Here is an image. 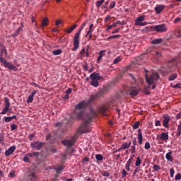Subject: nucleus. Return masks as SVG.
Masks as SVG:
<instances>
[{
  "label": "nucleus",
  "instance_id": "43",
  "mask_svg": "<svg viewBox=\"0 0 181 181\" xmlns=\"http://www.w3.org/2000/svg\"><path fill=\"white\" fill-rule=\"evenodd\" d=\"M145 149H151V144L146 141L144 146Z\"/></svg>",
  "mask_w": 181,
  "mask_h": 181
},
{
  "label": "nucleus",
  "instance_id": "52",
  "mask_svg": "<svg viewBox=\"0 0 181 181\" xmlns=\"http://www.w3.org/2000/svg\"><path fill=\"white\" fill-rule=\"evenodd\" d=\"M88 49H90V46L87 45V50L85 52L86 57H88L90 56V53L88 52Z\"/></svg>",
  "mask_w": 181,
  "mask_h": 181
},
{
  "label": "nucleus",
  "instance_id": "42",
  "mask_svg": "<svg viewBox=\"0 0 181 181\" xmlns=\"http://www.w3.org/2000/svg\"><path fill=\"white\" fill-rule=\"evenodd\" d=\"M18 129V125L17 124H13L11 125V131H15V129Z\"/></svg>",
  "mask_w": 181,
  "mask_h": 181
},
{
  "label": "nucleus",
  "instance_id": "26",
  "mask_svg": "<svg viewBox=\"0 0 181 181\" xmlns=\"http://www.w3.org/2000/svg\"><path fill=\"white\" fill-rule=\"evenodd\" d=\"M105 50L100 51L99 56L97 59V62H100V60H101L103 59V56H104V54H105Z\"/></svg>",
  "mask_w": 181,
  "mask_h": 181
},
{
  "label": "nucleus",
  "instance_id": "58",
  "mask_svg": "<svg viewBox=\"0 0 181 181\" xmlns=\"http://www.w3.org/2000/svg\"><path fill=\"white\" fill-rule=\"evenodd\" d=\"M23 161H24V162L29 163V158L27 157V156H25L23 158Z\"/></svg>",
  "mask_w": 181,
  "mask_h": 181
},
{
  "label": "nucleus",
  "instance_id": "63",
  "mask_svg": "<svg viewBox=\"0 0 181 181\" xmlns=\"http://www.w3.org/2000/svg\"><path fill=\"white\" fill-rule=\"evenodd\" d=\"M62 23V20H57L55 23L56 26H59Z\"/></svg>",
  "mask_w": 181,
  "mask_h": 181
},
{
  "label": "nucleus",
  "instance_id": "35",
  "mask_svg": "<svg viewBox=\"0 0 181 181\" xmlns=\"http://www.w3.org/2000/svg\"><path fill=\"white\" fill-rule=\"evenodd\" d=\"M153 168L155 170V172H158V171L160 170V166H159L156 164H153Z\"/></svg>",
  "mask_w": 181,
  "mask_h": 181
},
{
  "label": "nucleus",
  "instance_id": "62",
  "mask_svg": "<svg viewBox=\"0 0 181 181\" xmlns=\"http://www.w3.org/2000/svg\"><path fill=\"white\" fill-rule=\"evenodd\" d=\"M110 19H111V16H107L105 18V22L107 23V22H108V21H110Z\"/></svg>",
  "mask_w": 181,
  "mask_h": 181
},
{
  "label": "nucleus",
  "instance_id": "15",
  "mask_svg": "<svg viewBox=\"0 0 181 181\" xmlns=\"http://www.w3.org/2000/svg\"><path fill=\"white\" fill-rule=\"evenodd\" d=\"M36 179H37V177L36 176V173L33 172H30L28 175V180L30 181H36Z\"/></svg>",
  "mask_w": 181,
  "mask_h": 181
},
{
  "label": "nucleus",
  "instance_id": "28",
  "mask_svg": "<svg viewBox=\"0 0 181 181\" xmlns=\"http://www.w3.org/2000/svg\"><path fill=\"white\" fill-rule=\"evenodd\" d=\"M180 135H181V122L177 127V133H176L177 138H179V136H180Z\"/></svg>",
  "mask_w": 181,
  "mask_h": 181
},
{
  "label": "nucleus",
  "instance_id": "57",
  "mask_svg": "<svg viewBox=\"0 0 181 181\" xmlns=\"http://www.w3.org/2000/svg\"><path fill=\"white\" fill-rule=\"evenodd\" d=\"M155 125L156 127H160V121L159 120L156 121Z\"/></svg>",
  "mask_w": 181,
  "mask_h": 181
},
{
  "label": "nucleus",
  "instance_id": "4",
  "mask_svg": "<svg viewBox=\"0 0 181 181\" xmlns=\"http://www.w3.org/2000/svg\"><path fill=\"white\" fill-rule=\"evenodd\" d=\"M146 83L149 85L148 86V88H151V86L153 84V81H156V80H159V74L158 73H152L151 75H146Z\"/></svg>",
  "mask_w": 181,
  "mask_h": 181
},
{
  "label": "nucleus",
  "instance_id": "31",
  "mask_svg": "<svg viewBox=\"0 0 181 181\" xmlns=\"http://www.w3.org/2000/svg\"><path fill=\"white\" fill-rule=\"evenodd\" d=\"M119 37H121V35H112V36H110L109 37H107V40L119 39Z\"/></svg>",
  "mask_w": 181,
  "mask_h": 181
},
{
  "label": "nucleus",
  "instance_id": "50",
  "mask_svg": "<svg viewBox=\"0 0 181 181\" xmlns=\"http://www.w3.org/2000/svg\"><path fill=\"white\" fill-rule=\"evenodd\" d=\"M181 179V174L178 173L175 175V180H180Z\"/></svg>",
  "mask_w": 181,
  "mask_h": 181
},
{
  "label": "nucleus",
  "instance_id": "16",
  "mask_svg": "<svg viewBox=\"0 0 181 181\" xmlns=\"http://www.w3.org/2000/svg\"><path fill=\"white\" fill-rule=\"evenodd\" d=\"M163 9H165V6H163V5H157L155 7L154 11H155V12L157 15H159V13H160L162 12V11H163Z\"/></svg>",
  "mask_w": 181,
  "mask_h": 181
},
{
  "label": "nucleus",
  "instance_id": "17",
  "mask_svg": "<svg viewBox=\"0 0 181 181\" xmlns=\"http://www.w3.org/2000/svg\"><path fill=\"white\" fill-rule=\"evenodd\" d=\"M37 93V90L33 91L30 95L28 96L27 99V104H30L32 101H33V97H35V95Z\"/></svg>",
  "mask_w": 181,
  "mask_h": 181
},
{
  "label": "nucleus",
  "instance_id": "27",
  "mask_svg": "<svg viewBox=\"0 0 181 181\" xmlns=\"http://www.w3.org/2000/svg\"><path fill=\"white\" fill-rule=\"evenodd\" d=\"M90 86H93V87H98L99 86L98 81L95 79H91Z\"/></svg>",
  "mask_w": 181,
  "mask_h": 181
},
{
  "label": "nucleus",
  "instance_id": "55",
  "mask_svg": "<svg viewBox=\"0 0 181 181\" xmlns=\"http://www.w3.org/2000/svg\"><path fill=\"white\" fill-rule=\"evenodd\" d=\"M103 176L108 177L110 176V173L108 172H104L102 173Z\"/></svg>",
  "mask_w": 181,
  "mask_h": 181
},
{
  "label": "nucleus",
  "instance_id": "1",
  "mask_svg": "<svg viewBox=\"0 0 181 181\" xmlns=\"http://www.w3.org/2000/svg\"><path fill=\"white\" fill-rule=\"evenodd\" d=\"M88 105V102L85 100L79 103L75 106V111L72 113L73 119H83L84 121L83 124L80 127V131L81 134H86V132H91V129H87V125L91 122V119L94 117H97V112L91 109L90 112V116L85 115L83 110Z\"/></svg>",
  "mask_w": 181,
  "mask_h": 181
},
{
  "label": "nucleus",
  "instance_id": "64",
  "mask_svg": "<svg viewBox=\"0 0 181 181\" xmlns=\"http://www.w3.org/2000/svg\"><path fill=\"white\" fill-rule=\"evenodd\" d=\"M176 118H177V119H180V118H181V112L178 115H177Z\"/></svg>",
  "mask_w": 181,
  "mask_h": 181
},
{
  "label": "nucleus",
  "instance_id": "61",
  "mask_svg": "<svg viewBox=\"0 0 181 181\" xmlns=\"http://www.w3.org/2000/svg\"><path fill=\"white\" fill-rule=\"evenodd\" d=\"M85 181H95L93 179H92L91 177H86L85 178V180H84Z\"/></svg>",
  "mask_w": 181,
  "mask_h": 181
},
{
  "label": "nucleus",
  "instance_id": "13",
  "mask_svg": "<svg viewBox=\"0 0 181 181\" xmlns=\"http://www.w3.org/2000/svg\"><path fill=\"white\" fill-rule=\"evenodd\" d=\"M16 150V146H12L5 152V156H10V155H12V153H13V152H15Z\"/></svg>",
  "mask_w": 181,
  "mask_h": 181
},
{
  "label": "nucleus",
  "instance_id": "48",
  "mask_svg": "<svg viewBox=\"0 0 181 181\" xmlns=\"http://www.w3.org/2000/svg\"><path fill=\"white\" fill-rule=\"evenodd\" d=\"M173 175H175V170L173 168H171L170 170V177H173Z\"/></svg>",
  "mask_w": 181,
  "mask_h": 181
},
{
  "label": "nucleus",
  "instance_id": "51",
  "mask_svg": "<svg viewBox=\"0 0 181 181\" xmlns=\"http://www.w3.org/2000/svg\"><path fill=\"white\" fill-rule=\"evenodd\" d=\"M9 176L12 178L15 177V170H12L9 173Z\"/></svg>",
  "mask_w": 181,
  "mask_h": 181
},
{
  "label": "nucleus",
  "instance_id": "29",
  "mask_svg": "<svg viewBox=\"0 0 181 181\" xmlns=\"http://www.w3.org/2000/svg\"><path fill=\"white\" fill-rule=\"evenodd\" d=\"M93 32H94V24L93 23H92L89 25V29L87 31V33L90 34V33H93Z\"/></svg>",
  "mask_w": 181,
  "mask_h": 181
},
{
  "label": "nucleus",
  "instance_id": "60",
  "mask_svg": "<svg viewBox=\"0 0 181 181\" xmlns=\"http://www.w3.org/2000/svg\"><path fill=\"white\" fill-rule=\"evenodd\" d=\"M132 160H133V158L131 157V158L128 160V161L127 162V163L129 164V165H131V163H132Z\"/></svg>",
  "mask_w": 181,
  "mask_h": 181
},
{
  "label": "nucleus",
  "instance_id": "18",
  "mask_svg": "<svg viewBox=\"0 0 181 181\" xmlns=\"http://www.w3.org/2000/svg\"><path fill=\"white\" fill-rule=\"evenodd\" d=\"M160 139H161V141H168L169 139V135L168 133H161Z\"/></svg>",
  "mask_w": 181,
  "mask_h": 181
},
{
  "label": "nucleus",
  "instance_id": "12",
  "mask_svg": "<svg viewBox=\"0 0 181 181\" xmlns=\"http://www.w3.org/2000/svg\"><path fill=\"white\" fill-rule=\"evenodd\" d=\"M107 110H108V107L105 105L100 106L98 109L99 112H100L101 114H103V115H105V116H107L106 111Z\"/></svg>",
  "mask_w": 181,
  "mask_h": 181
},
{
  "label": "nucleus",
  "instance_id": "40",
  "mask_svg": "<svg viewBox=\"0 0 181 181\" xmlns=\"http://www.w3.org/2000/svg\"><path fill=\"white\" fill-rule=\"evenodd\" d=\"M95 159L97 160H103V155H101V154H96L95 155Z\"/></svg>",
  "mask_w": 181,
  "mask_h": 181
},
{
  "label": "nucleus",
  "instance_id": "3",
  "mask_svg": "<svg viewBox=\"0 0 181 181\" xmlns=\"http://www.w3.org/2000/svg\"><path fill=\"white\" fill-rule=\"evenodd\" d=\"M87 23H88V20H86L81 25L79 30L75 34L74 37V47L75 50L78 49V45H80V35H81V30L86 28Z\"/></svg>",
  "mask_w": 181,
  "mask_h": 181
},
{
  "label": "nucleus",
  "instance_id": "36",
  "mask_svg": "<svg viewBox=\"0 0 181 181\" xmlns=\"http://www.w3.org/2000/svg\"><path fill=\"white\" fill-rule=\"evenodd\" d=\"M21 31H22V28H18L16 32L13 33V36H18V35H19V33H21Z\"/></svg>",
  "mask_w": 181,
  "mask_h": 181
},
{
  "label": "nucleus",
  "instance_id": "32",
  "mask_svg": "<svg viewBox=\"0 0 181 181\" xmlns=\"http://www.w3.org/2000/svg\"><path fill=\"white\" fill-rule=\"evenodd\" d=\"M54 170H57V173H60V172H62V170H63V168H62V166H54Z\"/></svg>",
  "mask_w": 181,
  "mask_h": 181
},
{
  "label": "nucleus",
  "instance_id": "10",
  "mask_svg": "<svg viewBox=\"0 0 181 181\" xmlns=\"http://www.w3.org/2000/svg\"><path fill=\"white\" fill-rule=\"evenodd\" d=\"M90 80H96L98 81V80H103V76H100L99 73L93 72L90 75Z\"/></svg>",
  "mask_w": 181,
  "mask_h": 181
},
{
  "label": "nucleus",
  "instance_id": "37",
  "mask_svg": "<svg viewBox=\"0 0 181 181\" xmlns=\"http://www.w3.org/2000/svg\"><path fill=\"white\" fill-rule=\"evenodd\" d=\"M139 124H141V122L139 121L136 122L134 124H133V128L134 129H138V128H139Z\"/></svg>",
  "mask_w": 181,
  "mask_h": 181
},
{
  "label": "nucleus",
  "instance_id": "38",
  "mask_svg": "<svg viewBox=\"0 0 181 181\" xmlns=\"http://www.w3.org/2000/svg\"><path fill=\"white\" fill-rule=\"evenodd\" d=\"M141 157H137L136 163H135V165L139 166L141 165Z\"/></svg>",
  "mask_w": 181,
  "mask_h": 181
},
{
  "label": "nucleus",
  "instance_id": "49",
  "mask_svg": "<svg viewBox=\"0 0 181 181\" xmlns=\"http://www.w3.org/2000/svg\"><path fill=\"white\" fill-rule=\"evenodd\" d=\"M84 71H87L88 70V64L85 63V64L83 66Z\"/></svg>",
  "mask_w": 181,
  "mask_h": 181
},
{
  "label": "nucleus",
  "instance_id": "53",
  "mask_svg": "<svg viewBox=\"0 0 181 181\" xmlns=\"http://www.w3.org/2000/svg\"><path fill=\"white\" fill-rule=\"evenodd\" d=\"M178 22H181V17H177L174 20V23H177Z\"/></svg>",
  "mask_w": 181,
  "mask_h": 181
},
{
  "label": "nucleus",
  "instance_id": "14",
  "mask_svg": "<svg viewBox=\"0 0 181 181\" xmlns=\"http://www.w3.org/2000/svg\"><path fill=\"white\" fill-rule=\"evenodd\" d=\"M129 91L131 97H135L136 95H138V94H139V89H136L135 88H131Z\"/></svg>",
  "mask_w": 181,
  "mask_h": 181
},
{
  "label": "nucleus",
  "instance_id": "25",
  "mask_svg": "<svg viewBox=\"0 0 181 181\" xmlns=\"http://www.w3.org/2000/svg\"><path fill=\"white\" fill-rule=\"evenodd\" d=\"M177 78V74L174 73L171 74L168 78L169 81H173V80H176Z\"/></svg>",
  "mask_w": 181,
  "mask_h": 181
},
{
  "label": "nucleus",
  "instance_id": "45",
  "mask_svg": "<svg viewBox=\"0 0 181 181\" xmlns=\"http://www.w3.org/2000/svg\"><path fill=\"white\" fill-rule=\"evenodd\" d=\"M121 62V58L117 57L114 61L113 63L114 64H117Z\"/></svg>",
  "mask_w": 181,
  "mask_h": 181
},
{
  "label": "nucleus",
  "instance_id": "19",
  "mask_svg": "<svg viewBox=\"0 0 181 181\" xmlns=\"http://www.w3.org/2000/svg\"><path fill=\"white\" fill-rule=\"evenodd\" d=\"M138 133H139V134H138L137 139L139 141V145H142V141H143L144 138L142 137V132L141 131V129L138 130Z\"/></svg>",
  "mask_w": 181,
  "mask_h": 181
},
{
  "label": "nucleus",
  "instance_id": "20",
  "mask_svg": "<svg viewBox=\"0 0 181 181\" xmlns=\"http://www.w3.org/2000/svg\"><path fill=\"white\" fill-rule=\"evenodd\" d=\"M162 42H163V40L162 38H157L151 41V45H160Z\"/></svg>",
  "mask_w": 181,
  "mask_h": 181
},
{
  "label": "nucleus",
  "instance_id": "41",
  "mask_svg": "<svg viewBox=\"0 0 181 181\" xmlns=\"http://www.w3.org/2000/svg\"><path fill=\"white\" fill-rule=\"evenodd\" d=\"M136 149V148L135 147V146H132L131 148L129 149L130 152L132 153V155H134V153H135Z\"/></svg>",
  "mask_w": 181,
  "mask_h": 181
},
{
  "label": "nucleus",
  "instance_id": "5",
  "mask_svg": "<svg viewBox=\"0 0 181 181\" xmlns=\"http://www.w3.org/2000/svg\"><path fill=\"white\" fill-rule=\"evenodd\" d=\"M145 21V16H141L139 17H137L135 20L134 25L136 26H146L148 25V23L144 22Z\"/></svg>",
  "mask_w": 181,
  "mask_h": 181
},
{
  "label": "nucleus",
  "instance_id": "24",
  "mask_svg": "<svg viewBox=\"0 0 181 181\" xmlns=\"http://www.w3.org/2000/svg\"><path fill=\"white\" fill-rule=\"evenodd\" d=\"M131 141L129 142H125L124 144H123L121 146V149H128V148H129V146H131Z\"/></svg>",
  "mask_w": 181,
  "mask_h": 181
},
{
  "label": "nucleus",
  "instance_id": "44",
  "mask_svg": "<svg viewBox=\"0 0 181 181\" xmlns=\"http://www.w3.org/2000/svg\"><path fill=\"white\" fill-rule=\"evenodd\" d=\"M112 28H117V23H113L112 25H108L107 30H110V29H112Z\"/></svg>",
  "mask_w": 181,
  "mask_h": 181
},
{
  "label": "nucleus",
  "instance_id": "9",
  "mask_svg": "<svg viewBox=\"0 0 181 181\" xmlns=\"http://www.w3.org/2000/svg\"><path fill=\"white\" fill-rule=\"evenodd\" d=\"M4 100H5V107L1 112L2 115H5V114H6V112L10 110L9 107H11V103L9 102V98H5Z\"/></svg>",
  "mask_w": 181,
  "mask_h": 181
},
{
  "label": "nucleus",
  "instance_id": "7",
  "mask_svg": "<svg viewBox=\"0 0 181 181\" xmlns=\"http://www.w3.org/2000/svg\"><path fill=\"white\" fill-rule=\"evenodd\" d=\"M74 142H76V137L73 136L71 139L62 141V144L64 145V146L70 148V146L74 145Z\"/></svg>",
  "mask_w": 181,
  "mask_h": 181
},
{
  "label": "nucleus",
  "instance_id": "21",
  "mask_svg": "<svg viewBox=\"0 0 181 181\" xmlns=\"http://www.w3.org/2000/svg\"><path fill=\"white\" fill-rule=\"evenodd\" d=\"M47 25H49V18L45 17L42 19L41 28H45V26H47Z\"/></svg>",
  "mask_w": 181,
  "mask_h": 181
},
{
  "label": "nucleus",
  "instance_id": "33",
  "mask_svg": "<svg viewBox=\"0 0 181 181\" xmlns=\"http://www.w3.org/2000/svg\"><path fill=\"white\" fill-rule=\"evenodd\" d=\"M97 98H98L97 95H91V96L90 97V99H89L88 103H93V101H94L95 100H96Z\"/></svg>",
  "mask_w": 181,
  "mask_h": 181
},
{
  "label": "nucleus",
  "instance_id": "11",
  "mask_svg": "<svg viewBox=\"0 0 181 181\" xmlns=\"http://www.w3.org/2000/svg\"><path fill=\"white\" fill-rule=\"evenodd\" d=\"M169 121H170V117L168 115L163 116V125L165 127V128H169Z\"/></svg>",
  "mask_w": 181,
  "mask_h": 181
},
{
  "label": "nucleus",
  "instance_id": "54",
  "mask_svg": "<svg viewBox=\"0 0 181 181\" xmlns=\"http://www.w3.org/2000/svg\"><path fill=\"white\" fill-rule=\"evenodd\" d=\"M84 53H86V48L82 49L80 52L81 57H83L84 56Z\"/></svg>",
  "mask_w": 181,
  "mask_h": 181
},
{
  "label": "nucleus",
  "instance_id": "56",
  "mask_svg": "<svg viewBox=\"0 0 181 181\" xmlns=\"http://www.w3.org/2000/svg\"><path fill=\"white\" fill-rule=\"evenodd\" d=\"M127 175H128V173H127V170H122V177H125Z\"/></svg>",
  "mask_w": 181,
  "mask_h": 181
},
{
  "label": "nucleus",
  "instance_id": "46",
  "mask_svg": "<svg viewBox=\"0 0 181 181\" xmlns=\"http://www.w3.org/2000/svg\"><path fill=\"white\" fill-rule=\"evenodd\" d=\"M114 8H115V1H112L110 4V8L114 9Z\"/></svg>",
  "mask_w": 181,
  "mask_h": 181
},
{
  "label": "nucleus",
  "instance_id": "2",
  "mask_svg": "<svg viewBox=\"0 0 181 181\" xmlns=\"http://www.w3.org/2000/svg\"><path fill=\"white\" fill-rule=\"evenodd\" d=\"M0 63H1V66L6 67L8 70H13V71H18V68L12 64L11 62H7L4 56H8V51L3 47L0 49Z\"/></svg>",
  "mask_w": 181,
  "mask_h": 181
},
{
  "label": "nucleus",
  "instance_id": "34",
  "mask_svg": "<svg viewBox=\"0 0 181 181\" xmlns=\"http://www.w3.org/2000/svg\"><path fill=\"white\" fill-rule=\"evenodd\" d=\"M105 2V0H100V1H96V7L100 8L101 6V4Z\"/></svg>",
  "mask_w": 181,
  "mask_h": 181
},
{
  "label": "nucleus",
  "instance_id": "47",
  "mask_svg": "<svg viewBox=\"0 0 181 181\" xmlns=\"http://www.w3.org/2000/svg\"><path fill=\"white\" fill-rule=\"evenodd\" d=\"M4 121L5 122H11V121H12V118L11 117H6Z\"/></svg>",
  "mask_w": 181,
  "mask_h": 181
},
{
  "label": "nucleus",
  "instance_id": "30",
  "mask_svg": "<svg viewBox=\"0 0 181 181\" xmlns=\"http://www.w3.org/2000/svg\"><path fill=\"white\" fill-rule=\"evenodd\" d=\"M62 49H57L52 52V54H54V56H59V54H62Z\"/></svg>",
  "mask_w": 181,
  "mask_h": 181
},
{
  "label": "nucleus",
  "instance_id": "23",
  "mask_svg": "<svg viewBox=\"0 0 181 181\" xmlns=\"http://www.w3.org/2000/svg\"><path fill=\"white\" fill-rule=\"evenodd\" d=\"M76 28H77V25L75 24V25H74L73 26L68 28L65 30V32H66V33H71V32H73V30H74V29H76Z\"/></svg>",
  "mask_w": 181,
  "mask_h": 181
},
{
  "label": "nucleus",
  "instance_id": "39",
  "mask_svg": "<svg viewBox=\"0 0 181 181\" xmlns=\"http://www.w3.org/2000/svg\"><path fill=\"white\" fill-rule=\"evenodd\" d=\"M105 94V92L104 90H100L97 94V97H103V95Z\"/></svg>",
  "mask_w": 181,
  "mask_h": 181
},
{
  "label": "nucleus",
  "instance_id": "8",
  "mask_svg": "<svg viewBox=\"0 0 181 181\" xmlns=\"http://www.w3.org/2000/svg\"><path fill=\"white\" fill-rule=\"evenodd\" d=\"M45 146V143L40 141H35L31 144V147L36 151H40L42 148Z\"/></svg>",
  "mask_w": 181,
  "mask_h": 181
},
{
  "label": "nucleus",
  "instance_id": "22",
  "mask_svg": "<svg viewBox=\"0 0 181 181\" xmlns=\"http://www.w3.org/2000/svg\"><path fill=\"white\" fill-rule=\"evenodd\" d=\"M165 158L167 160H170V162H173V157H172V151H170L166 153Z\"/></svg>",
  "mask_w": 181,
  "mask_h": 181
},
{
  "label": "nucleus",
  "instance_id": "6",
  "mask_svg": "<svg viewBox=\"0 0 181 181\" xmlns=\"http://www.w3.org/2000/svg\"><path fill=\"white\" fill-rule=\"evenodd\" d=\"M153 30L156 32H160V33H163V32H166V30H168V27H166L165 24H160L154 26Z\"/></svg>",
  "mask_w": 181,
  "mask_h": 181
},
{
  "label": "nucleus",
  "instance_id": "59",
  "mask_svg": "<svg viewBox=\"0 0 181 181\" xmlns=\"http://www.w3.org/2000/svg\"><path fill=\"white\" fill-rule=\"evenodd\" d=\"M4 134L0 133V142H4Z\"/></svg>",
  "mask_w": 181,
  "mask_h": 181
}]
</instances>
